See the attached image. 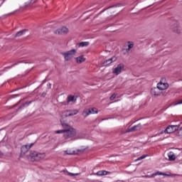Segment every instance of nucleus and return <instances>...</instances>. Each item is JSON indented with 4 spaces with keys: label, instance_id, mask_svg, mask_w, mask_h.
<instances>
[{
    "label": "nucleus",
    "instance_id": "f257e3e1",
    "mask_svg": "<svg viewBox=\"0 0 182 182\" xmlns=\"http://www.w3.org/2000/svg\"><path fill=\"white\" fill-rule=\"evenodd\" d=\"M60 124L63 129H65L63 137L65 140H76V129L70 126L66 121L60 119Z\"/></svg>",
    "mask_w": 182,
    "mask_h": 182
},
{
    "label": "nucleus",
    "instance_id": "f03ea898",
    "mask_svg": "<svg viewBox=\"0 0 182 182\" xmlns=\"http://www.w3.org/2000/svg\"><path fill=\"white\" fill-rule=\"evenodd\" d=\"M45 153H38L35 151H31V154H29L28 159L31 160L32 161H39L40 160H42L45 159Z\"/></svg>",
    "mask_w": 182,
    "mask_h": 182
},
{
    "label": "nucleus",
    "instance_id": "7ed1b4c3",
    "mask_svg": "<svg viewBox=\"0 0 182 182\" xmlns=\"http://www.w3.org/2000/svg\"><path fill=\"white\" fill-rule=\"evenodd\" d=\"M60 55H62L64 57L65 62L72 60V59L75 58V55H76V49H72L67 52H62L60 53Z\"/></svg>",
    "mask_w": 182,
    "mask_h": 182
},
{
    "label": "nucleus",
    "instance_id": "20e7f679",
    "mask_svg": "<svg viewBox=\"0 0 182 182\" xmlns=\"http://www.w3.org/2000/svg\"><path fill=\"white\" fill-rule=\"evenodd\" d=\"M180 128V125H169L165 129L164 132L168 134H171V133H174V132H177Z\"/></svg>",
    "mask_w": 182,
    "mask_h": 182
},
{
    "label": "nucleus",
    "instance_id": "39448f33",
    "mask_svg": "<svg viewBox=\"0 0 182 182\" xmlns=\"http://www.w3.org/2000/svg\"><path fill=\"white\" fill-rule=\"evenodd\" d=\"M139 130H141V124H139L131 128H129L125 132H122V134H124V133H131L132 132H137Z\"/></svg>",
    "mask_w": 182,
    "mask_h": 182
},
{
    "label": "nucleus",
    "instance_id": "423d86ee",
    "mask_svg": "<svg viewBox=\"0 0 182 182\" xmlns=\"http://www.w3.org/2000/svg\"><path fill=\"white\" fill-rule=\"evenodd\" d=\"M124 68V65L123 64H119L117 68H115L113 71L112 73H114V75H120V73H122V70Z\"/></svg>",
    "mask_w": 182,
    "mask_h": 182
},
{
    "label": "nucleus",
    "instance_id": "0eeeda50",
    "mask_svg": "<svg viewBox=\"0 0 182 182\" xmlns=\"http://www.w3.org/2000/svg\"><path fill=\"white\" fill-rule=\"evenodd\" d=\"M65 117H69L70 116H75L79 113V111L77 109H72V110H67L65 112Z\"/></svg>",
    "mask_w": 182,
    "mask_h": 182
},
{
    "label": "nucleus",
    "instance_id": "6e6552de",
    "mask_svg": "<svg viewBox=\"0 0 182 182\" xmlns=\"http://www.w3.org/2000/svg\"><path fill=\"white\" fill-rule=\"evenodd\" d=\"M157 87L161 90H166V89L168 88V84L166 82H163V81H160L157 84Z\"/></svg>",
    "mask_w": 182,
    "mask_h": 182
},
{
    "label": "nucleus",
    "instance_id": "1a4fd4ad",
    "mask_svg": "<svg viewBox=\"0 0 182 182\" xmlns=\"http://www.w3.org/2000/svg\"><path fill=\"white\" fill-rule=\"evenodd\" d=\"M33 146V144H31L30 145H23L21 146V153L22 154H26L28 153V150Z\"/></svg>",
    "mask_w": 182,
    "mask_h": 182
},
{
    "label": "nucleus",
    "instance_id": "9d476101",
    "mask_svg": "<svg viewBox=\"0 0 182 182\" xmlns=\"http://www.w3.org/2000/svg\"><path fill=\"white\" fill-rule=\"evenodd\" d=\"M151 93L154 96H160V95H161V90H160V88H158V87H154L151 89Z\"/></svg>",
    "mask_w": 182,
    "mask_h": 182
},
{
    "label": "nucleus",
    "instance_id": "9b49d317",
    "mask_svg": "<svg viewBox=\"0 0 182 182\" xmlns=\"http://www.w3.org/2000/svg\"><path fill=\"white\" fill-rule=\"evenodd\" d=\"M68 32L69 29L66 27H63L55 31V33H58V35H63V33H68Z\"/></svg>",
    "mask_w": 182,
    "mask_h": 182
},
{
    "label": "nucleus",
    "instance_id": "f8f14e48",
    "mask_svg": "<svg viewBox=\"0 0 182 182\" xmlns=\"http://www.w3.org/2000/svg\"><path fill=\"white\" fill-rule=\"evenodd\" d=\"M117 59V58L114 56V57L105 60L104 62V65H105V66H107V65H110V63H113V62H116Z\"/></svg>",
    "mask_w": 182,
    "mask_h": 182
},
{
    "label": "nucleus",
    "instance_id": "ddd939ff",
    "mask_svg": "<svg viewBox=\"0 0 182 182\" xmlns=\"http://www.w3.org/2000/svg\"><path fill=\"white\" fill-rule=\"evenodd\" d=\"M127 46H128V48H126L125 50H126V52L129 53L134 47V43H133L132 41H128L127 42Z\"/></svg>",
    "mask_w": 182,
    "mask_h": 182
},
{
    "label": "nucleus",
    "instance_id": "4468645a",
    "mask_svg": "<svg viewBox=\"0 0 182 182\" xmlns=\"http://www.w3.org/2000/svg\"><path fill=\"white\" fill-rule=\"evenodd\" d=\"M75 60H76L77 63H83V62H85V60H86V58H85V56L81 55V56L75 58Z\"/></svg>",
    "mask_w": 182,
    "mask_h": 182
},
{
    "label": "nucleus",
    "instance_id": "2eb2a0df",
    "mask_svg": "<svg viewBox=\"0 0 182 182\" xmlns=\"http://www.w3.org/2000/svg\"><path fill=\"white\" fill-rule=\"evenodd\" d=\"M70 102H73V103H76V98L73 95H68L67 97V103L69 104Z\"/></svg>",
    "mask_w": 182,
    "mask_h": 182
},
{
    "label": "nucleus",
    "instance_id": "dca6fc26",
    "mask_svg": "<svg viewBox=\"0 0 182 182\" xmlns=\"http://www.w3.org/2000/svg\"><path fill=\"white\" fill-rule=\"evenodd\" d=\"M168 157L170 161H174V160H176V154L173 151H170L168 154Z\"/></svg>",
    "mask_w": 182,
    "mask_h": 182
},
{
    "label": "nucleus",
    "instance_id": "f3484780",
    "mask_svg": "<svg viewBox=\"0 0 182 182\" xmlns=\"http://www.w3.org/2000/svg\"><path fill=\"white\" fill-rule=\"evenodd\" d=\"M89 114H92V112H90V109H85L83 110L82 115L83 117H87Z\"/></svg>",
    "mask_w": 182,
    "mask_h": 182
},
{
    "label": "nucleus",
    "instance_id": "a211bd4d",
    "mask_svg": "<svg viewBox=\"0 0 182 182\" xmlns=\"http://www.w3.org/2000/svg\"><path fill=\"white\" fill-rule=\"evenodd\" d=\"M109 171H99L95 173V176H107L109 174Z\"/></svg>",
    "mask_w": 182,
    "mask_h": 182
},
{
    "label": "nucleus",
    "instance_id": "6ab92c4d",
    "mask_svg": "<svg viewBox=\"0 0 182 182\" xmlns=\"http://www.w3.org/2000/svg\"><path fill=\"white\" fill-rule=\"evenodd\" d=\"M156 176H165L166 177H169L170 175L167 174V173H164L163 172H160V171H157L155 173H154V177H156Z\"/></svg>",
    "mask_w": 182,
    "mask_h": 182
},
{
    "label": "nucleus",
    "instance_id": "aec40b11",
    "mask_svg": "<svg viewBox=\"0 0 182 182\" xmlns=\"http://www.w3.org/2000/svg\"><path fill=\"white\" fill-rule=\"evenodd\" d=\"M25 32H26V29L17 32L16 34L15 35V38H19V36H22V35H23Z\"/></svg>",
    "mask_w": 182,
    "mask_h": 182
},
{
    "label": "nucleus",
    "instance_id": "412c9836",
    "mask_svg": "<svg viewBox=\"0 0 182 182\" xmlns=\"http://www.w3.org/2000/svg\"><path fill=\"white\" fill-rule=\"evenodd\" d=\"M176 136L179 138V139H182V127L178 128V132L176 133Z\"/></svg>",
    "mask_w": 182,
    "mask_h": 182
},
{
    "label": "nucleus",
    "instance_id": "4be33fe9",
    "mask_svg": "<svg viewBox=\"0 0 182 182\" xmlns=\"http://www.w3.org/2000/svg\"><path fill=\"white\" fill-rule=\"evenodd\" d=\"M88 45H89V42H85V41H82L79 43L80 48H85V46H88Z\"/></svg>",
    "mask_w": 182,
    "mask_h": 182
},
{
    "label": "nucleus",
    "instance_id": "5701e85b",
    "mask_svg": "<svg viewBox=\"0 0 182 182\" xmlns=\"http://www.w3.org/2000/svg\"><path fill=\"white\" fill-rule=\"evenodd\" d=\"M31 103H32V101L26 102L23 104V105L20 106L18 109H22V107H28V106L31 105Z\"/></svg>",
    "mask_w": 182,
    "mask_h": 182
},
{
    "label": "nucleus",
    "instance_id": "b1692460",
    "mask_svg": "<svg viewBox=\"0 0 182 182\" xmlns=\"http://www.w3.org/2000/svg\"><path fill=\"white\" fill-rule=\"evenodd\" d=\"M55 134H60L62 133H63V134H65V129L63 128V129L55 131Z\"/></svg>",
    "mask_w": 182,
    "mask_h": 182
},
{
    "label": "nucleus",
    "instance_id": "393cba45",
    "mask_svg": "<svg viewBox=\"0 0 182 182\" xmlns=\"http://www.w3.org/2000/svg\"><path fill=\"white\" fill-rule=\"evenodd\" d=\"M67 174L68 176H70L71 177H75V176H79V173H73L69 171H67Z\"/></svg>",
    "mask_w": 182,
    "mask_h": 182
},
{
    "label": "nucleus",
    "instance_id": "a878e982",
    "mask_svg": "<svg viewBox=\"0 0 182 182\" xmlns=\"http://www.w3.org/2000/svg\"><path fill=\"white\" fill-rule=\"evenodd\" d=\"M90 112H91V114H97V110H96V109H95V108H92L90 109Z\"/></svg>",
    "mask_w": 182,
    "mask_h": 182
},
{
    "label": "nucleus",
    "instance_id": "bb28decb",
    "mask_svg": "<svg viewBox=\"0 0 182 182\" xmlns=\"http://www.w3.org/2000/svg\"><path fill=\"white\" fill-rule=\"evenodd\" d=\"M143 177H144L145 178H154V173H152L151 175L144 176Z\"/></svg>",
    "mask_w": 182,
    "mask_h": 182
},
{
    "label": "nucleus",
    "instance_id": "cd10ccee",
    "mask_svg": "<svg viewBox=\"0 0 182 182\" xmlns=\"http://www.w3.org/2000/svg\"><path fill=\"white\" fill-rule=\"evenodd\" d=\"M18 63H21V62H18L16 63H14L11 66H9V67L6 68V69H11V68H14V66H16V65H18Z\"/></svg>",
    "mask_w": 182,
    "mask_h": 182
},
{
    "label": "nucleus",
    "instance_id": "c85d7f7f",
    "mask_svg": "<svg viewBox=\"0 0 182 182\" xmlns=\"http://www.w3.org/2000/svg\"><path fill=\"white\" fill-rule=\"evenodd\" d=\"M116 94H113L110 97L109 100H114V99H116Z\"/></svg>",
    "mask_w": 182,
    "mask_h": 182
},
{
    "label": "nucleus",
    "instance_id": "c756f323",
    "mask_svg": "<svg viewBox=\"0 0 182 182\" xmlns=\"http://www.w3.org/2000/svg\"><path fill=\"white\" fill-rule=\"evenodd\" d=\"M143 159H146V155H143L141 156H140L139 158L137 159V160H143Z\"/></svg>",
    "mask_w": 182,
    "mask_h": 182
},
{
    "label": "nucleus",
    "instance_id": "7c9ffc66",
    "mask_svg": "<svg viewBox=\"0 0 182 182\" xmlns=\"http://www.w3.org/2000/svg\"><path fill=\"white\" fill-rule=\"evenodd\" d=\"M176 105H182V100L178 101Z\"/></svg>",
    "mask_w": 182,
    "mask_h": 182
},
{
    "label": "nucleus",
    "instance_id": "2f4dec72",
    "mask_svg": "<svg viewBox=\"0 0 182 182\" xmlns=\"http://www.w3.org/2000/svg\"><path fill=\"white\" fill-rule=\"evenodd\" d=\"M65 153H66V154H68V156H70V155L73 154V153H69V152H68V151H65Z\"/></svg>",
    "mask_w": 182,
    "mask_h": 182
},
{
    "label": "nucleus",
    "instance_id": "473e14b6",
    "mask_svg": "<svg viewBox=\"0 0 182 182\" xmlns=\"http://www.w3.org/2000/svg\"><path fill=\"white\" fill-rule=\"evenodd\" d=\"M36 1H38V0H31V4H35V2H36Z\"/></svg>",
    "mask_w": 182,
    "mask_h": 182
},
{
    "label": "nucleus",
    "instance_id": "72a5a7b5",
    "mask_svg": "<svg viewBox=\"0 0 182 182\" xmlns=\"http://www.w3.org/2000/svg\"><path fill=\"white\" fill-rule=\"evenodd\" d=\"M174 31V32H176V33H180V32H178V30H173Z\"/></svg>",
    "mask_w": 182,
    "mask_h": 182
},
{
    "label": "nucleus",
    "instance_id": "f704fd0d",
    "mask_svg": "<svg viewBox=\"0 0 182 182\" xmlns=\"http://www.w3.org/2000/svg\"><path fill=\"white\" fill-rule=\"evenodd\" d=\"M78 151H81L82 153H83V151H85L84 149H81V150H78Z\"/></svg>",
    "mask_w": 182,
    "mask_h": 182
},
{
    "label": "nucleus",
    "instance_id": "c9c22d12",
    "mask_svg": "<svg viewBox=\"0 0 182 182\" xmlns=\"http://www.w3.org/2000/svg\"><path fill=\"white\" fill-rule=\"evenodd\" d=\"M0 156H4V154L1 151H0Z\"/></svg>",
    "mask_w": 182,
    "mask_h": 182
},
{
    "label": "nucleus",
    "instance_id": "e433bc0d",
    "mask_svg": "<svg viewBox=\"0 0 182 182\" xmlns=\"http://www.w3.org/2000/svg\"><path fill=\"white\" fill-rule=\"evenodd\" d=\"M14 96H15V97H18V96H19V95L17 94V95H15Z\"/></svg>",
    "mask_w": 182,
    "mask_h": 182
},
{
    "label": "nucleus",
    "instance_id": "4c0bfd02",
    "mask_svg": "<svg viewBox=\"0 0 182 182\" xmlns=\"http://www.w3.org/2000/svg\"><path fill=\"white\" fill-rule=\"evenodd\" d=\"M64 105H66V103H64Z\"/></svg>",
    "mask_w": 182,
    "mask_h": 182
}]
</instances>
